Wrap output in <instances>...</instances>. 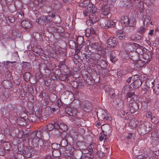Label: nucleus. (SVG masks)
<instances>
[{
  "instance_id": "nucleus-1",
  "label": "nucleus",
  "mask_w": 159,
  "mask_h": 159,
  "mask_svg": "<svg viewBox=\"0 0 159 159\" xmlns=\"http://www.w3.org/2000/svg\"><path fill=\"white\" fill-rule=\"evenodd\" d=\"M96 8L93 7V5H90L89 7L83 11V13L84 16H89V19L87 20V22H89L93 24L98 20L97 17L95 16Z\"/></svg>"
},
{
  "instance_id": "nucleus-2",
  "label": "nucleus",
  "mask_w": 159,
  "mask_h": 159,
  "mask_svg": "<svg viewBox=\"0 0 159 159\" xmlns=\"http://www.w3.org/2000/svg\"><path fill=\"white\" fill-rule=\"evenodd\" d=\"M66 113L69 116L73 117V122L75 123H78L77 121L78 119L77 118L76 115L77 110L75 107L71 106L70 107H66L65 109Z\"/></svg>"
},
{
  "instance_id": "nucleus-3",
  "label": "nucleus",
  "mask_w": 159,
  "mask_h": 159,
  "mask_svg": "<svg viewBox=\"0 0 159 159\" xmlns=\"http://www.w3.org/2000/svg\"><path fill=\"white\" fill-rule=\"evenodd\" d=\"M97 115L98 118L101 120L111 121L112 120V118L110 116V115L107 114L105 111L102 109H100L99 110Z\"/></svg>"
},
{
  "instance_id": "nucleus-4",
  "label": "nucleus",
  "mask_w": 159,
  "mask_h": 159,
  "mask_svg": "<svg viewBox=\"0 0 159 159\" xmlns=\"http://www.w3.org/2000/svg\"><path fill=\"white\" fill-rule=\"evenodd\" d=\"M128 108L131 113H133L139 109L138 103L135 100H131L129 102Z\"/></svg>"
},
{
  "instance_id": "nucleus-5",
  "label": "nucleus",
  "mask_w": 159,
  "mask_h": 159,
  "mask_svg": "<svg viewBox=\"0 0 159 159\" xmlns=\"http://www.w3.org/2000/svg\"><path fill=\"white\" fill-rule=\"evenodd\" d=\"M60 145L56 143H53L51 145L52 153L54 156H59L61 154L60 151L59 150Z\"/></svg>"
},
{
  "instance_id": "nucleus-6",
  "label": "nucleus",
  "mask_w": 159,
  "mask_h": 159,
  "mask_svg": "<svg viewBox=\"0 0 159 159\" xmlns=\"http://www.w3.org/2000/svg\"><path fill=\"white\" fill-rule=\"evenodd\" d=\"M142 84L141 81L140 80H134L130 85L129 88L130 90H134L139 88Z\"/></svg>"
},
{
  "instance_id": "nucleus-7",
  "label": "nucleus",
  "mask_w": 159,
  "mask_h": 159,
  "mask_svg": "<svg viewBox=\"0 0 159 159\" xmlns=\"http://www.w3.org/2000/svg\"><path fill=\"white\" fill-rule=\"evenodd\" d=\"M117 43V39L115 37H111L107 41V44L109 47L114 48Z\"/></svg>"
},
{
  "instance_id": "nucleus-8",
  "label": "nucleus",
  "mask_w": 159,
  "mask_h": 159,
  "mask_svg": "<svg viewBox=\"0 0 159 159\" xmlns=\"http://www.w3.org/2000/svg\"><path fill=\"white\" fill-rule=\"evenodd\" d=\"M118 115L124 119L127 120L129 119L130 115L129 112L127 111H124V110L120 109L118 111Z\"/></svg>"
},
{
  "instance_id": "nucleus-9",
  "label": "nucleus",
  "mask_w": 159,
  "mask_h": 159,
  "mask_svg": "<svg viewBox=\"0 0 159 159\" xmlns=\"http://www.w3.org/2000/svg\"><path fill=\"white\" fill-rule=\"evenodd\" d=\"M39 139L36 137H31V134L30 135L29 140L31 141V144L34 147H37L39 145Z\"/></svg>"
},
{
  "instance_id": "nucleus-10",
  "label": "nucleus",
  "mask_w": 159,
  "mask_h": 159,
  "mask_svg": "<svg viewBox=\"0 0 159 159\" xmlns=\"http://www.w3.org/2000/svg\"><path fill=\"white\" fill-rule=\"evenodd\" d=\"M104 89L106 92L109 93V94L110 95L111 98H113L115 97V93L114 92V90L111 88L110 86L106 85L104 87Z\"/></svg>"
},
{
  "instance_id": "nucleus-11",
  "label": "nucleus",
  "mask_w": 159,
  "mask_h": 159,
  "mask_svg": "<svg viewBox=\"0 0 159 159\" xmlns=\"http://www.w3.org/2000/svg\"><path fill=\"white\" fill-rule=\"evenodd\" d=\"M97 29L96 27H91L88 29L86 31V36H91L92 35H95L96 33Z\"/></svg>"
},
{
  "instance_id": "nucleus-12",
  "label": "nucleus",
  "mask_w": 159,
  "mask_h": 159,
  "mask_svg": "<svg viewBox=\"0 0 159 159\" xmlns=\"http://www.w3.org/2000/svg\"><path fill=\"white\" fill-rule=\"evenodd\" d=\"M22 26L25 29L30 28L32 26L31 22L29 20H23L21 23Z\"/></svg>"
},
{
  "instance_id": "nucleus-13",
  "label": "nucleus",
  "mask_w": 159,
  "mask_h": 159,
  "mask_svg": "<svg viewBox=\"0 0 159 159\" xmlns=\"http://www.w3.org/2000/svg\"><path fill=\"white\" fill-rule=\"evenodd\" d=\"M110 10L109 5H105L102 7L101 11L103 15L107 16L109 13Z\"/></svg>"
},
{
  "instance_id": "nucleus-14",
  "label": "nucleus",
  "mask_w": 159,
  "mask_h": 159,
  "mask_svg": "<svg viewBox=\"0 0 159 159\" xmlns=\"http://www.w3.org/2000/svg\"><path fill=\"white\" fill-rule=\"evenodd\" d=\"M55 15L52 14L51 15H48L47 16H41V19L43 21L46 22H50L52 21V18L54 17Z\"/></svg>"
},
{
  "instance_id": "nucleus-15",
  "label": "nucleus",
  "mask_w": 159,
  "mask_h": 159,
  "mask_svg": "<svg viewBox=\"0 0 159 159\" xmlns=\"http://www.w3.org/2000/svg\"><path fill=\"white\" fill-rule=\"evenodd\" d=\"M43 136V133L40 131H35L31 134V137H36L39 139H41Z\"/></svg>"
},
{
  "instance_id": "nucleus-16",
  "label": "nucleus",
  "mask_w": 159,
  "mask_h": 159,
  "mask_svg": "<svg viewBox=\"0 0 159 159\" xmlns=\"http://www.w3.org/2000/svg\"><path fill=\"white\" fill-rule=\"evenodd\" d=\"M98 64L99 66L102 68L103 69L106 68L107 66V62L104 60H100L98 61Z\"/></svg>"
},
{
  "instance_id": "nucleus-17",
  "label": "nucleus",
  "mask_w": 159,
  "mask_h": 159,
  "mask_svg": "<svg viewBox=\"0 0 159 159\" xmlns=\"http://www.w3.org/2000/svg\"><path fill=\"white\" fill-rule=\"evenodd\" d=\"M154 80L152 79H148L145 82L146 86L149 88H152L154 85Z\"/></svg>"
},
{
  "instance_id": "nucleus-18",
  "label": "nucleus",
  "mask_w": 159,
  "mask_h": 159,
  "mask_svg": "<svg viewBox=\"0 0 159 159\" xmlns=\"http://www.w3.org/2000/svg\"><path fill=\"white\" fill-rule=\"evenodd\" d=\"M136 24V20L135 18L131 17L129 19L127 26L129 27H134Z\"/></svg>"
},
{
  "instance_id": "nucleus-19",
  "label": "nucleus",
  "mask_w": 159,
  "mask_h": 159,
  "mask_svg": "<svg viewBox=\"0 0 159 159\" xmlns=\"http://www.w3.org/2000/svg\"><path fill=\"white\" fill-rule=\"evenodd\" d=\"M108 20L104 18L100 19L99 20V24L102 27H107Z\"/></svg>"
},
{
  "instance_id": "nucleus-20",
  "label": "nucleus",
  "mask_w": 159,
  "mask_h": 159,
  "mask_svg": "<svg viewBox=\"0 0 159 159\" xmlns=\"http://www.w3.org/2000/svg\"><path fill=\"white\" fill-rule=\"evenodd\" d=\"M129 19L127 16H122L121 17V22L122 25L125 26H127Z\"/></svg>"
},
{
  "instance_id": "nucleus-21",
  "label": "nucleus",
  "mask_w": 159,
  "mask_h": 159,
  "mask_svg": "<svg viewBox=\"0 0 159 159\" xmlns=\"http://www.w3.org/2000/svg\"><path fill=\"white\" fill-rule=\"evenodd\" d=\"M145 62L141 60H137L134 65L135 66L138 68L141 67L143 66Z\"/></svg>"
},
{
  "instance_id": "nucleus-22",
  "label": "nucleus",
  "mask_w": 159,
  "mask_h": 159,
  "mask_svg": "<svg viewBox=\"0 0 159 159\" xmlns=\"http://www.w3.org/2000/svg\"><path fill=\"white\" fill-rule=\"evenodd\" d=\"M135 93L133 92H128L127 94L126 97L127 101H128V98H129V100H135L134 98H136L134 96Z\"/></svg>"
},
{
  "instance_id": "nucleus-23",
  "label": "nucleus",
  "mask_w": 159,
  "mask_h": 159,
  "mask_svg": "<svg viewBox=\"0 0 159 159\" xmlns=\"http://www.w3.org/2000/svg\"><path fill=\"white\" fill-rule=\"evenodd\" d=\"M135 54L133 55H131V54H130L129 58L130 60L132 61L134 64L136 61L138 59V56L137 54L135 52H134Z\"/></svg>"
},
{
  "instance_id": "nucleus-24",
  "label": "nucleus",
  "mask_w": 159,
  "mask_h": 159,
  "mask_svg": "<svg viewBox=\"0 0 159 159\" xmlns=\"http://www.w3.org/2000/svg\"><path fill=\"white\" fill-rule=\"evenodd\" d=\"M60 129H59L60 130V132L66 131L68 130L67 126L65 124L63 123H60Z\"/></svg>"
},
{
  "instance_id": "nucleus-25",
  "label": "nucleus",
  "mask_w": 159,
  "mask_h": 159,
  "mask_svg": "<svg viewBox=\"0 0 159 159\" xmlns=\"http://www.w3.org/2000/svg\"><path fill=\"white\" fill-rule=\"evenodd\" d=\"M17 124L20 125H24L26 124L25 119L24 117H21L17 120Z\"/></svg>"
},
{
  "instance_id": "nucleus-26",
  "label": "nucleus",
  "mask_w": 159,
  "mask_h": 159,
  "mask_svg": "<svg viewBox=\"0 0 159 159\" xmlns=\"http://www.w3.org/2000/svg\"><path fill=\"white\" fill-rule=\"evenodd\" d=\"M139 122L135 119H133L130 122L129 124L132 126V128H135L137 126Z\"/></svg>"
},
{
  "instance_id": "nucleus-27",
  "label": "nucleus",
  "mask_w": 159,
  "mask_h": 159,
  "mask_svg": "<svg viewBox=\"0 0 159 159\" xmlns=\"http://www.w3.org/2000/svg\"><path fill=\"white\" fill-rule=\"evenodd\" d=\"M90 46L93 49H96L98 51L101 50L102 49L98 45V44L97 43L92 44Z\"/></svg>"
},
{
  "instance_id": "nucleus-28",
  "label": "nucleus",
  "mask_w": 159,
  "mask_h": 159,
  "mask_svg": "<svg viewBox=\"0 0 159 159\" xmlns=\"http://www.w3.org/2000/svg\"><path fill=\"white\" fill-rule=\"evenodd\" d=\"M116 23L117 21L116 20H108L107 26L114 27L115 26Z\"/></svg>"
},
{
  "instance_id": "nucleus-29",
  "label": "nucleus",
  "mask_w": 159,
  "mask_h": 159,
  "mask_svg": "<svg viewBox=\"0 0 159 159\" xmlns=\"http://www.w3.org/2000/svg\"><path fill=\"white\" fill-rule=\"evenodd\" d=\"M117 36L120 40H123L125 39V34L121 31L117 33Z\"/></svg>"
},
{
  "instance_id": "nucleus-30",
  "label": "nucleus",
  "mask_w": 159,
  "mask_h": 159,
  "mask_svg": "<svg viewBox=\"0 0 159 159\" xmlns=\"http://www.w3.org/2000/svg\"><path fill=\"white\" fill-rule=\"evenodd\" d=\"M152 89H153L154 92L156 94L159 93V85L158 84H154Z\"/></svg>"
},
{
  "instance_id": "nucleus-31",
  "label": "nucleus",
  "mask_w": 159,
  "mask_h": 159,
  "mask_svg": "<svg viewBox=\"0 0 159 159\" xmlns=\"http://www.w3.org/2000/svg\"><path fill=\"white\" fill-rule=\"evenodd\" d=\"M43 149L47 151L48 150L51 148L50 144L46 141L44 142L43 143Z\"/></svg>"
},
{
  "instance_id": "nucleus-32",
  "label": "nucleus",
  "mask_w": 159,
  "mask_h": 159,
  "mask_svg": "<svg viewBox=\"0 0 159 159\" xmlns=\"http://www.w3.org/2000/svg\"><path fill=\"white\" fill-rule=\"evenodd\" d=\"M31 74L29 72L25 73L24 75V78L25 80L26 81H28L31 77Z\"/></svg>"
},
{
  "instance_id": "nucleus-33",
  "label": "nucleus",
  "mask_w": 159,
  "mask_h": 159,
  "mask_svg": "<svg viewBox=\"0 0 159 159\" xmlns=\"http://www.w3.org/2000/svg\"><path fill=\"white\" fill-rule=\"evenodd\" d=\"M151 18L148 16H146L144 18L143 23L144 25L147 24L149 23L150 21Z\"/></svg>"
},
{
  "instance_id": "nucleus-34",
  "label": "nucleus",
  "mask_w": 159,
  "mask_h": 159,
  "mask_svg": "<svg viewBox=\"0 0 159 159\" xmlns=\"http://www.w3.org/2000/svg\"><path fill=\"white\" fill-rule=\"evenodd\" d=\"M123 1L124 4L126 6H129V4H131L135 1V0H123Z\"/></svg>"
},
{
  "instance_id": "nucleus-35",
  "label": "nucleus",
  "mask_w": 159,
  "mask_h": 159,
  "mask_svg": "<svg viewBox=\"0 0 159 159\" xmlns=\"http://www.w3.org/2000/svg\"><path fill=\"white\" fill-rule=\"evenodd\" d=\"M117 60L116 57L112 55V53L110 54V60L113 63H115Z\"/></svg>"
},
{
  "instance_id": "nucleus-36",
  "label": "nucleus",
  "mask_w": 159,
  "mask_h": 159,
  "mask_svg": "<svg viewBox=\"0 0 159 159\" xmlns=\"http://www.w3.org/2000/svg\"><path fill=\"white\" fill-rule=\"evenodd\" d=\"M60 123H59L57 121L54 122V124H53L54 128L57 129H60Z\"/></svg>"
},
{
  "instance_id": "nucleus-37",
  "label": "nucleus",
  "mask_w": 159,
  "mask_h": 159,
  "mask_svg": "<svg viewBox=\"0 0 159 159\" xmlns=\"http://www.w3.org/2000/svg\"><path fill=\"white\" fill-rule=\"evenodd\" d=\"M37 117L34 114H32L30 116V121L32 122L36 121Z\"/></svg>"
},
{
  "instance_id": "nucleus-38",
  "label": "nucleus",
  "mask_w": 159,
  "mask_h": 159,
  "mask_svg": "<svg viewBox=\"0 0 159 159\" xmlns=\"http://www.w3.org/2000/svg\"><path fill=\"white\" fill-rule=\"evenodd\" d=\"M54 128V126H53V124H49L47 126V129L48 131H51Z\"/></svg>"
},
{
  "instance_id": "nucleus-39",
  "label": "nucleus",
  "mask_w": 159,
  "mask_h": 159,
  "mask_svg": "<svg viewBox=\"0 0 159 159\" xmlns=\"http://www.w3.org/2000/svg\"><path fill=\"white\" fill-rule=\"evenodd\" d=\"M146 31V29L144 27H140L138 30V33L140 34H142L143 33Z\"/></svg>"
},
{
  "instance_id": "nucleus-40",
  "label": "nucleus",
  "mask_w": 159,
  "mask_h": 159,
  "mask_svg": "<svg viewBox=\"0 0 159 159\" xmlns=\"http://www.w3.org/2000/svg\"><path fill=\"white\" fill-rule=\"evenodd\" d=\"M143 57L144 59L148 60L146 62V63H148L150 61L149 59V56L147 54H144L143 55Z\"/></svg>"
},
{
  "instance_id": "nucleus-41",
  "label": "nucleus",
  "mask_w": 159,
  "mask_h": 159,
  "mask_svg": "<svg viewBox=\"0 0 159 159\" xmlns=\"http://www.w3.org/2000/svg\"><path fill=\"white\" fill-rule=\"evenodd\" d=\"M35 76L36 78H38V79H40L42 78L43 75L40 71H39L36 73Z\"/></svg>"
},
{
  "instance_id": "nucleus-42",
  "label": "nucleus",
  "mask_w": 159,
  "mask_h": 159,
  "mask_svg": "<svg viewBox=\"0 0 159 159\" xmlns=\"http://www.w3.org/2000/svg\"><path fill=\"white\" fill-rule=\"evenodd\" d=\"M95 146H96L95 144L93 143L90 144L89 146V150L88 151L90 152H93V148H94Z\"/></svg>"
},
{
  "instance_id": "nucleus-43",
  "label": "nucleus",
  "mask_w": 159,
  "mask_h": 159,
  "mask_svg": "<svg viewBox=\"0 0 159 159\" xmlns=\"http://www.w3.org/2000/svg\"><path fill=\"white\" fill-rule=\"evenodd\" d=\"M83 3L84 6L85 7L89 5L90 3V1L89 0H84L83 2Z\"/></svg>"
},
{
  "instance_id": "nucleus-44",
  "label": "nucleus",
  "mask_w": 159,
  "mask_h": 159,
  "mask_svg": "<svg viewBox=\"0 0 159 159\" xmlns=\"http://www.w3.org/2000/svg\"><path fill=\"white\" fill-rule=\"evenodd\" d=\"M152 115L151 112L150 111H148L146 113V116L147 117L151 118L152 117Z\"/></svg>"
},
{
  "instance_id": "nucleus-45",
  "label": "nucleus",
  "mask_w": 159,
  "mask_h": 159,
  "mask_svg": "<svg viewBox=\"0 0 159 159\" xmlns=\"http://www.w3.org/2000/svg\"><path fill=\"white\" fill-rule=\"evenodd\" d=\"M132 134H133L131 133H129L126 136V138L128 139H134V137L132 136Z\"/></svg>"
},
{
  "instance_id": "nucleus-46",
  "label": "nucleus",
  "mask_w": 159,
  "mask_h": 159,
  "mask_svg": "<svg viewBox=\"0 0 159 159\" xmlns=\"http://www.w3.org/2000/svg\"><path fill=\"white\" fill-rule=\"evenodd\" d=\"M150 118L151 119V121L153 123L155 122V121L157 120V118L153 116H152V117H151Z\"/></svg>"
},
{
  "instance_id": "nucleus-47",
  "label": "nucleus",
  "mask_w": 159,
  "mask_h": 159,
  "mask_svg": "<svg viewBox=\"0 0 159 159\" xmlns=\"http://www.w3.org/2000/svg\"><path fill=\"white\" fill-rule=\"evenodd\" d=\"M56 105H57L58 107H60L62 106V104L60 100H58L56 102Z\"/></svg>"
},
{
  "instance_id": "nucleus-48",
  "label": "nucleus",
  "mask_w": 159,
  "mask_h": 159,
  "mask_svg": "<svg viewBox=\"0 0 159 159\" xmlns=\"http://www.w3.org/2000/svg\"><path fill=\"white\" fill-rule=\"evenodd\" d=\"M137 159H149V158L147 157L139 156H138Z\"/></svg>"
},
{
  "instance_id": "nucleus-49",
  "label": "nucleus",
  "mask_w": 159,
  "mask_h": 159,
  "mask_svg": "<svg viewBox=\"0 0 159 159\" xmlns=\"http://www.w3.org/2000/svg\"><path fill=\"white\" fill-rule=\"evenodd\" d=\"M133 80H134L139 79V77L138 75H134L133 76Z\"/></svg>"
},
{
  "instance_id": "nucleus-50",
  "label": "nucleus",
  "mask_w": 159,
  "mask_h": 159,
  "mask_svg": "<svg viewBox=\"0 0 159 159\" xmlns=\"http://www.w3.org/2000/svg\"><path fill=\"white\" fill-rule=\"evenodd\" d=\"M106 136L105 135H102V136H101L99 137V140L100 141H102L104 139H105Z\"/></svg>"
},
{
  "instance_id": "nucleus-51",
  "label": "nucleus",
  "mask_w": 159,
  "mask_h": 159,
  "mask_svg": "<svg viewBox=\"0 0 159 159\" xmlns=\"http://www.w3.org/2000/svg\"><path fill=\"white\" fill-rule=\"evenodd\" d=\"M137 36L138 37H136L135 38L134 36H132L131 37V38L132 39H134V40H136L140 39V36L138 35Z\"/></svg>"
},
{
  "instance_id": "nucleus-52",
  "label": "nucleus",
  "mask_w": 159,
  "mask_h": 159,
  "mask_svg": "<svg viewBox=\"0 0 159 159\" xmlns=\"http://www.w3.org/2000/svg\"><path fill=\"white\" fill-rule=\"evenodd\" d=\"M133 76L131 77H129L127 80H126V82H128V83H130L131 82V80L132 79H133Z\"/></svg>"
},
{
  "instance_id": "nucleus-53",
  "label": "nucleus",
  "mask_w": 159,
  "mask_h": 159,
  "mask_svg": "<svg viewBox=\"0 0 159 159\" xmlns=\"http://www.w3.org/2000/svg\"><path fill=\"white\" fill-rule=\"evenodd\" d=\"M43 21L41 19V17L40 19H36V22L39 24H41V21Z\"/></svg>"
},
{
  "instance_id": "nucleus-54",
  "label": "nucleus",
  "mask_w": 159,
  "mask_h": 159,
  "mask_svg": "<svg viewBox=\"0 0 159 159\" xmlns=\"http://www.w3.org/2000/svg\"><path fill=\"white\" fill-rule=\"evenodd\" d=\"M44 159H52V158L50 156L46 155Z\"/></svg>"
},
{
  "instance_id": "nucleus-55",
  "label": "nucleus",
  "mask_w": 159,
  "mask_h": 159,
  "mask_svg": "<svg viewBox=\"0 0 159 159\" xmlns=\"http://www.w3.org/2000/svg\"><path fill=\"white\" fill-rule=\"evenodd\" d=\"M154 30H151L150 31V32H149V35L152 36L153 34Z\"/></svg>"
},
{
  "instance_id": "nucleus-56",
  "label": "nucleus",
  "mask_w": 159,
  "mask_h": 159,
  "mask_svg": "<svg viewBox=\"0 0 159 159\" xmlns=\"http://www.w3.org/2000/svg\"><path fill=\"white\" fill-rule=\"evenodd\" d=\"M63 0L65 3H70L71 2L70 0Z\"/></svg>"
},
{
  "instance_id": "nucleus-57",
  "label": "nucleus",
  "mask_w": 159,
  "mask_h": 159,
  "mask_svg": "<svg viewBox=\"0 0 159 159\" xmlns=\"http://www.w3.org/2000/svg\"><path fill=\"white\" fill-rule=\"evenodd\" d=\"M80 50L79 49H77L76 50H75V53L76 55H78V53L79 52Z\"/></svg>"
},
{
  "instance_id": "nucleus-58",
  "label": "nucleus",
  "mask_w": 159,
  "mask_h": 159,
  "mask_svg": "<svg viewBox=\"0 0 159 159\" xmlns=\"http://www.w3.org/2000/svg\"><path fill=\"white\" fill-rule=\"evenodd\" d=\"M52 78L54 80L57 79V77H56V76L55 75H53V76H52Z\"/></svg>"
},
{
  "instance_id": "nucleus-59",
  "label": "nucleus",
  "mask_w": 159,
  "mask_h": 159,
  "mask_svg": "<svg viewBox=\"0 0 159 159\" xmlns=\"http://www.w3.org/2000/svg\"><path fill=\"white\" fill-rule=\"evenodd\" d=\"M126 46H129L130 47H132V44H131L127 43L126 44Z\"/></svg>"
},
{
  "instance_id": "nucleus-60",
  "label": "nucleus",
  "mask_w": 159,
  "mask_h": 159,
  "mask_svg": "<svg viewBox=\"0 0 159 159\" xmlns=\"http://www.w3.org/2000/svg\"><path fill=\"white\" fill-rule=\"evenodd\" d=\"M52 110L53 111L55 112L56 111V109L55 108H52Z\"/></svg>"
},
{
  "instance_id": "nucleus-61",
  "label": "nucleus",
  "mask_w": 159,
  "mask_h": 159,
  "mask_svg": "<svg viewBox=\"0 0 159 159\" xmlns=\"http://www.w3.org/2000/svg\"><path fill=\"white\" fill-rule=\"evenodd\" d=\"M96 126H97L98 127H99L100 126H101V125L100 123H98L97 124Z\"/></svg>"
},
{
  "instance_id": "nucleus-62",
  "label": "nucleus",
  "mask_w": 159,
  "mask_h": 159,
  "mask_svg": "<svg viewBox=\"0 0 159 159\" xmlns=\"http://www.w3.org/2000/svg\"><path fill=\"white\" fill-rule=\"evenodd\" d=\"M96 56H97L98 58H100L101 57V56L98 54H96Z\"/></svg>"
},
{
  "instance_id": "nucleus-63",
  "label": "nucleus",
  "mask_w": 159,
  "mask_h": 159,
  "mask_svg": "<svg viewBox=\"0 0 159 159\" xmlns=\"http://www.w3.org/2000/svg\"><path fill=\"white\" fill-rule=\"evenodd\" d=\"M80 38V39L82 40V42H83V38L82 37H80V38Z\"/></svg>"
},
{
  "instance_id": "nucleus-64",
  "label": "nucleus",
  "mask_w": 159,
  "mask_h": 159,
  "mask_svg": "<svg viewBox=\"0 0 159 159\" xmlns=\"http://www.w3.org/2000/svg\"><path fill=\"white\" fill-rule=\"evenodd\" d=\"M4 155V152H3L2 153H0V155L1 156H3V155Z\"/></svg>"
}]
</instances>
